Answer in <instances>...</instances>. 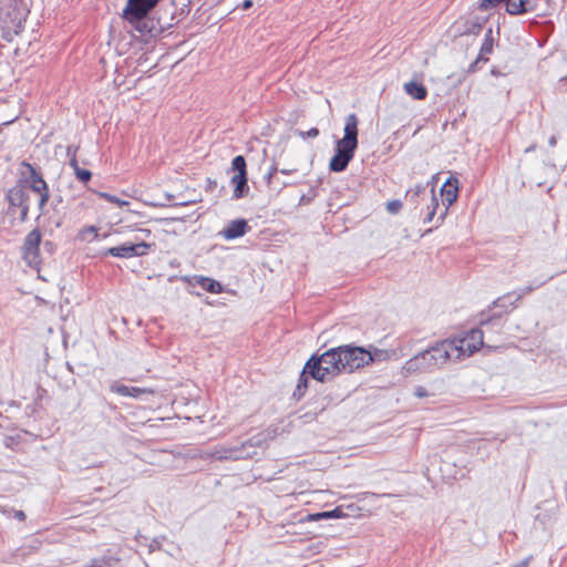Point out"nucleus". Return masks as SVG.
Wrapping results in <instances>:
<instances>
[{
	"mask_svg": "<svg viewBox=\"0 0 567 567\" xmlns=\"http://www.w3.org/2000/svg\"><path fill=\"white\" fill-rule=\"evenodd\" d=\"M110 391L113 393H116L122 396H130L137 399L142 394H150L152 393L151 390L138 388V386H128L122 383L114 382L110 385Z\"/></svg>",
	"mask_w": 567,
	"mask_h": 567,
	"instance_id": "nucleus-20",
	"label": "nucleus"
},
{
	"mask_svg": "<svg viewBox=\"0 0 567 567\" xmlns=\"http://www.w3.org/2000/svg\"><path fill=\"white\" fill-rule=\"evenodd\" d=\"M480 62H484V60H478V56H477L476 60L470 64L467 71L475 72Z\"/></svg>",
	"mask_w": 567,
	"mask_h": 567,
	"instance_id": "nucleus-44",
	"label": "nucleus"
},
{
	"mask_svg": "<svg viewBox=\"0 0 567 567\" xmlns=\"http://www.w3.org/2000/svg\"><path fill=\"white\" fill-rule=\"evenodd\" d=\"M136 540H137V543L143 544L144 542L147 540V538L145 536L138 534V535H136Z\"/></svg>",
	"mask_w": 567,
	"mask_h": 567,
	"instance_id": "nucleus-51",
	"label": "nucleus"
},
{
	"mask_svg": "<svg viewBox=\"0 0 567 567\" xmlns=\"http://www.w3.org/2000/svg\"><path fill=\"white\" fill-rule=\"evenodd\" d=\"M278 172L280 171L278 169L277 165L272 164L268 169L267 174L265 175L268 185H270L274 182L275 176Z\"/></svg>",
	"mask_w": 567,
	"mask_h": 567,
	"instance_id": "nucleus-36",
	"label": "nucleus"
},
{
	"mask_svg": "<svg viewBox=\"0 0 567 567\" xmlns=\"http://www.w3.org/2000/svg\"><path fill=\"white\" fill-rule=\"evenodd\" d=\"M536 520H539L542 525H545V524H546V518H545V516H544V517H540V515H537V516H536Z\"/></svg>",
	"mask_w": 567,
	"mask_h": 567,
	"instance_id": "nucleus-55",
	"label": "nucleus"
},
{
	"mask_svg": "<svg viewBox=\"0 0 567 567\" xmlns=\"http://www.w3.org/2000/svg\"><path fill=\"white\" fill-rule=\"evenodd\" d=\"M555 276L551 275L545 279H535L529 285L522 287L517 290L512 291V296H515V299L511 301V306L513 308H516L518 306V302L527 295L532 293L535 289L544 286L547 281L551 280Z\"/></svg>",
	"mask_w": 567,
	"mask_h": 567,
	"instance_id": "nucleus-17",
	"label": "nucleus"
},
{
	"mask_svg": "<svg viewBox=\"0 0 567 567\" xmlns=\"http://www.w3.org/2000/svg\"><path fill=\"white\" fill-rule=\"evenodd\" d=\"M161 0H127V4L134 6L133 13L142 14L145 12H151Z\"/></svg>",
	"mask_w": 567,
	"mask_h": 567,
	"instance_id": "nucleus-25",
	"label": "nucleus"
},
{
	"mask_svg": "<svg viewBox=\"0 0 567 567\" xmlns=\"http://www.w3.org/2000/svg\"><path fill=\"white\" fill-rule=\"evenodd\" d=\"M344 514H343L342 509L340 507H336L332 511H326V512H320V513L309 515V518H310V520H320V519H329V518H340Z\"/></svg>",
	"mask_w": 567,
	"mask_h": 567,
	"instance_id": "nucleus-30",
	"label": "nucleus"
},
{
	"mask_svg": "<svg viewBox=\"0 0 567 567\" xmlns=\"http://www.w3.org/2000/svg\"><path fill=\"white\" fill-rule=\"evenodd\" d=\"M69 165H70V167L73 168L74 172L76 171V168H80L75 152H73L72 156L70 157Z\"/></svg>",
	"mask_w": 567,
	"mask_h": 567,
	"instance_id": "nucleus-41",
	"label": "nucleus"
},
{
	"mask_svg": "<svg viewBox=\"0 0 567 567\" xmlns=\"http://www.w3.org/2000/svg\"><path fill=\"white\" fill-rule=\"evenodd\" d=\"M402 204L400 200H391L386 204V209L391 214H396L401 209Z\"/></svg>",
	"mask_w": 567,
	"mask_h": 567,
	"instance_id": "nucleus-37",
	"label": "nucleus"
},
{
	"mask_svg": "<svg viewBox=\"0 0 567 567\" xmlns=\"http://www.w3.org/2000/svg\"><path fill=\"white\" fill-rule=\"evenodd\" d=\"M133 7L126 4L123 10V18L136 30L142 37L155 38L161 34L162 29L156 27L153 18L150 17V12L142 14H134Z\"/></svg>",
	"mask_w": 567,
	"mask_h": 567,
	"instance_id": "nucleus-4",
	"label": "nucleus"
},
{
	"mask_svg": "<svg viewBox=\"0 0 567 567\" xmlns=\"http://www.w3.org/2000/svg\"><path fill=\"white\" fill-rule=\"evenodd\" d=\"M415 395H416L417 398H425V396H427V391H426V389H425V388H423V386H417V388L415 389Z\"/></svg>",
	"mask_w": 567,
	"mask_h": 567,
	"instance_id": "nucleus-43",
	"label": "nucleus"
},
{
	"mask_svg": "<svg viewBox=\"0 0 567 567\" xmlns=\"http://www.w3.org/2000/svg\"><path fill=\"white\" fill-rule=\"evenodd\" d=\"M491 73H492L493 75H497V74H498V72H497L495 69H492Z\"/></svg>",
	"mask_w": 567,
	"mask_h": 567,
	"instance_id": "nucleus-56",
	"label": "nucleus"
},
{
	"mask_svg": "<svg viewBox=\"0 0 567 567\" xmlns=\"http://www.w3.org/2000/svg\"><path fill=\"white\" fill-rule=\"evenodd\" d=\"M150 553L161 548V542L158 538H153L152 542L147 545Z\"/></svg>",
	"mask_w": 567,
	"mask_h": 567,
	"instance_id": "nucleus-40",
	"label": "nucleus"
},
{
	"mask_svg": "<svg viewBox=\"0 0 567 567\" xmlns=\"http://www.w3.org/2000/svg\"><path fill=\"white\" fill-rule=\"evenodd\" d=\"M60 203H62V197L61 196H54L53 199H52L51 205L55 208Z\"/></svg>",
	"mask_w": 567,
	"mask_h": 567,
	"instance_id": "nucleus-48",
	"label": "nucleus"
},
{
	"mask_svg": "<svg viewBox=\"0 0 567 567\" xmlns=\"http://www.w3.org/2000/svg\"><path fill=\"white\" fill-rule=\"evenodd\" d=\"M14 517H16L17 519H19V520H24V519H25V514H24V512H22V511H17V512L14 513Z\"/></svg>",
	"mask_w": 567,
	"mask_h": 567,
	"instance_id": "nucleus-47",
	"label": "nucleus"
},
{
	"mask_svg": "<svg viewBox=\"0 0 567 567\" xmlns=\"http://www.w3.org/2000/svg\"><path fill=\"white\" fill-rule=\"evenodd\" d=\"M452 342L444 340L416 353L404 363L403 372L405 374L432 373L443 368L449 360H454L453 351L455 347H452Z\"/></svg>",
	"mask_w": 567,
	"mask_h": 567,
	"instance_id": "nucleus-2",
	"label": "nucleus"
},
{
	"mask_svg": "<svg viewBox=\"0 0 567 567\" xmlns=\"http://www.w3.org/2000/svg\"><path fill=\"white\" fill-rule=\"evenodd\" d=\"M355 352L363 353L361 350L352 349V344L330 348L322 353L317 351L307 360L306 372L309 373L311 379L322 383L343 372L352 373L363 362V357H353Z\"/></svg>",
	"mask_w": 567,
	"mask_h": 567,
	"instance_id": "nucleus-1",
	"label": "nucleus"
},
{
	"mask_svg": "<svg viewBox=\"0 0 567 567\" xmlns=\"http://www.w3.org/2000/svg\"><path fill=\"white\" fill-rule=\"evenodd\" d=\"M484 23H485V21L481 20L478 18H476L474 20H467L463 24L461 34L462 35H471V34L477 35L483 30Z\"/></svg>",
	"mask_w": 567,
	"mask_h": 567,
	"instance_id": "nucleus-27",
	"label": "nucleus"
},
{
	"mask_svg": "<svg viewBox=\"0 0 567 567\" xmlns=\"http://www.w3.org/2000/svg\"><path fill=\"white\" fill-rule=\"evenodd\" d=\"M120 560V557L106 550L101 557L92 558L85 567H116Z\"/></svg>",
	"mask_w": 567,
	"mask_h": 567,
	"instance_id": "nucleus-21",
	"label": "nucleus"
},
{
	"mask_svg": "<svg viewBox=\"0 0 567 567\" xmlns=\"http://www.w3.org/2000/svg\"><path fill=\"white\" fill-rule=\"evenodd\" d=\"M441 195L443 196V204L445 205V209L437 217V225H441L447 214L450 206H452L458 196V181L457 178L451 176L446 179V182L441 187Z\"/></svg>",
	"mask_w": 567,
	"mask_h": 567,
	"instance_id": "nucleus-11",
	"label": "nucleus"
},
{
	"mask_svg": "<svg viewBox=\"0 0 567 567\" xmlns=\"http://www.w3.org/2000/svg\"><path fill=\"white\" fill-rule=\"evenodd\" d=\"M187 281L193 286L202 287L204 290L210 293H220L224 291L223 285L209 277L194 276L193 278L187 279Z\"/></svg>",
	"mask_w": 567,
	"mask_h": 567,
	"instance_id": "nucleus-19",
	"label": "nucleus"
},
{
	"mask_svg": "<svg viewBox=\"0 0 567 567\" xmlns=\"http://www.w3.org/2000/svg\"><path fill=\"white\" fill-rule=\"evenodd\" d=\"M502 2L506 3V0H481L480 9L481 10H489V9L496 8Z\"/></svg>",
	"mask_w": 567,
	"mask_h": 567,
	"instance_id": "nucleus-35",
	"label": "nucleus"
},
{
	"mask_svg": "<svg viewBox=\"0 0 567 567\" xmlns=\"http://www.w3.org/2000/svg\"><path fill=\"white\" fill-rule=\"evenodd\" d=\"M549 146L554 147L557 144V137L555 135H551L548 140Z\"/></svg>",
	"mask_w": 567,
	"mask_h": 567,
	"instance_id": "nucleus-49",
	"label": "nucleus"
},
{
	"mask_svg": "<svg viewBox=\"0 0 567 567\" xmlns=\"http://www.w3.org/2000/svg\"><path fill=\"white\" fill-rule=\"evenodd\" d=\"M17 183H21L24 185V189L29 188L33 193L40 192L43 187L49 186L41 172L25 161L20 165V178Z\"/></svg>",
	"mask_w": 567,
	"mask_h": 567,
	"instance_id": "nucleus-9",
	"label": "nucleus"
},
{
	"mask_svg": "<svg viewBox=\"0 0 567 567\" xmlns=\"http://www.w3.org/2000/svg\"><path fill=\"white\" fill-rule=\"evenodd\" d=\"M437 181H439L437 174H434L431 177V181L425 186L431 185L432 186L431 192L432 190L434 192V187H435V184L437 183Z\"/></svg>",
	"mask_w": 567,
	"mask_h": 567,
	"instance_id": "nucleus-45",
	"label": "nucleus"
},
{
	"mask_svg": "<svg viewBox=\"0 0 567 567\" xmlns=\"http://www.w3.org/2000/svg\"><path fill=\"white\" fill-rule=\"evenodd\" d=\"M536 150V144H532L530 146H528L525 152L526 153H529V152H534Z\"/></svg>",
	"mask_w": 567,
	"mask_h": 567,
	"instance_id": "nucleus-54",
	"label": "nucleus"
},
{
	"mask_svg": "<svg viewBox=\"0 0 567 567\" xmlns=\"http://www.w3.org/2000/svg\"><path fill=\"white\" fill-rule=\"evenodd\" d=\"M344 135L336 143V150L353 158L358 148V117L354 113L347 115L344 121Z\"/></svg>",
	"mask_w": 567,
	"mask_h": 567,
	"instance_id": "nucleus-5",
	"label": "nucleus"
},
{
	"mask_svg": "<svg viewBox=\"0 0 567 567\" xmlns=\"http://www.w3.org/2000/svg\"><path fill=\"white\" fill-rule=\"evenodd\" d=\"M512 297V293L507 292L496 298L486 310L480 313V324L487 330L499 331L505 324V316L514 309L509 301Z\"/></svg>",
	"mask_w": 567,
	"mask_h": 567,
	"instance_id": "nucleus-3",
	"label": "nucleus"
},
{
	"mask_svg": "<svg viewBox=\"0 0 567 567\" xmlns=\"http://www.w3.org/2000/svg\"><path fill=\"white\" fill-rule=\"evenodd\" d=\"M25 18L22 12L16 8L8 10L3 17V23L8 32L12 31L16 35L24 29Z\"/></svg>",
	"mask_w": 567,
	"mask_h": 567,
	"instance_id": "nucleus-16",
	"label": "nucleus"
},
{
	"mask_svg": "<svg viewBox=\"0 0 567 567\" xmlns=\"http://www.w3.org/2000/svg\"><path fill=\"white\" fill-rule=\"evenodd\" d=\"M35 194L39 195V202H38L39 215L37 218V219H39L41 216L45 215V213H47L45 207L51 197L49 186L43 187L40 192H37Z\"/></svg>",
	"mask_w": 567,
	"mask_h": 567,
	"instance_id": "nucleus-29",
	"label": "nucleus"
},
{
	"mask_svg": "<svg viewBox=\"0 0 567 567\" xmlns=\"http://www.w3.org/2000/svg\"><path fill=\"white\" fill-rule=\"evenodd\" d=\"M537 0H506V11L509 14H524L536 8Z\"/></svg>",
	"mask_w": 567,
	"mask_h": 567,
	"instance_id": "nucleus-18",
	"label": "nucleus"
},
{
	"mask_svg": "<svg viewBox=\"0 0 567 567\" xmlns=\"http://www.w3.org/2000/svg\"><path fill=\"white\" fill-rule=\"evenodd\" d=\"M256 450L246 447L245 443L240 445L223 449L217 452L218 460H246L251 458L256 455Z\"/></svg>",
	"mask_w": 567,
	"mask_h": 567,
	"instance_id": "nucleus-14",
	"label": "nucleus"
},
{
	"mask_svg": "<svg viewBox=\"0 0 567 567\" xmlns=\"http://www.w3.org/2000/svg\"><path fill=\"white\" fill-rule=\"evenodd\" d=\"M309 378H311L309 375L308 372H306V364L303 365V369L299 375V379H298V383H297V386L292 393V396L296 399V400H300L303 398V395L306 394L307 392V389H308V384H309Z\"/></svg>",
	"mask_w": 567,
	"mask_h": 567,
	"instance_id": "nucleus-26",
	"label": "nucleus"
},
{
	"mask_svg": "<svg viewBox=\"0 0 567 567\" xmlns=\"http://www.w3.org/2000/svg\"><path fill=\"white\" fill-rule=\"evenodd\" d=\"M71 154V147H68V155L70 156Z\"/></svg>",
	"mask_w": 567,
	"mask_h": 567,
	"instance_id": "nucleus-58",
	"label": "nucleus"
},
{
	"mask_svg": "<svg viewBox=\"0 0 567 567\" xmlns=\"http://www.w3.org/2000/svg\"><path fill=\"white\" fill-rule=\"evenodd\" d=\"M42 235L38 228L31 230L23 240L22 257L30 267H38L41 264L40 244Z\"/></svg>",
	"mask_w": 567,
	"mask_h": 567,
	"instance_id": "nucleus-8",
	"label": "nucleus"
},
{
	"mask_svg": "<svg viewBox=\"0 0 567 567\" xmlns=\"http://www.w3.org/2000/svg\"><path fill=\"white\" fill-rule=\"evenodd\" d=\"M74 175H75L76 179L83 184H87L92 177L91 171L81 168V167L76 168V171L74 172Z\"/></svg>",
	"mask_w": 567,
	"mask_h": 567,
	"instance_id": "nucleus-34",
	"label": "nucleus"
},
{
	"mask_svg": "<svg viewBox=\"0 0 567 567\" xmlns=\"http://www.w3.org/2000/svg\"><path fill=\"white\" fill-rule=\"evenodd\" d=\"M152 244L141 241L137 244L124 243L116 247H111L106 249L103 255H111L117 258H132V257H141L147 254V250L152 247Z\"/></svg>",
	"mask_w": 567,
	"mask_h": 567,
	"instance_id": "nucleus-10",
	"label": "nucleus"
},
{
	"mask_svg": "<svg viewBox=\"0 0 567 567\" xmlns=\"http://www.w3.org/2000/svg\"><path fill=\"white\" fill-rule=\"evenodd\" d=\"M484 332L481 329H472L470 333L462 339L447 340L455 347L453 351L454 361L461 360L464 357H470L483 346Z\"/></svg>",
	"mask_w": 567,
	"mask_h": 567,
	"instance_id": "nucleus-6",
	"label": "nucleus"
},
{
	"mask_svg": "<svg viewBox=\"0 0 567 567\" xmlns=\"http://www.w3.org/2000/svg\"><path fill=\"white\" fill-rule=\"evenodd\" d=\"M216 186H217V182L216 181L208 179V187L210 189L215 188Z\"/></svg>",
	"mask_w": 567,
	"mask_h": 567,
	"instance_id": "nucleus-53",
	"label": "nucleus"
},
{
	"mask_svg": "<svg viewBox=\"0 0 567 567\" xmlns=\"http://www.w3.org/2000/svg\"><path fill=\"white\" fill-rule=\"evenodd\" d=\"M265 442H266V435H264L262 433H259L255 436H251L244 443H245L246 447H251V449L256 450V447L262 446Z\"/></svg>",
	"mask_w": 567,
	"mask_h": 567,
	"instance_id": "nucleus-32",
	"label": "nucleus"
},
{
	"mask_svg": "<svg viewBox=\"0 0 567 567\" xmlns=\"http://www.w3.org/2000/svg\"><path fill=\"white\" fill-rule=\"evenodd\" d=\"M97 196L100 198H103L110 203H114L116 204L117 206L122 207V206H126L128 205V202L127 200H122L120 199L118 197L114 196V195H111L109 193H104V192H96Z\"/></svg>",
	"mask_w": 567,
	"mask_h": 567,
	"instance_id": "nucleus-33",
	"label": "nucleus"
},
{
	"mask_svg": "<svg viewBox=\"0 0 567 567\" xmlns=\"http://www.w3.org/2000/svg\"><path fill=\"white\" fill-rule=\"evenodd\" d=\"M298 135L301 136L302 138H307V137L315 138L319 135V130L317 127H312L307 132L299 131Z\"/></svg>",
	"mask_w": 567,
	"mask_h": 567,
	"instance_id": "nucleus-38",
	"label": "nucleus"
},
{
	"mask_svg": "<svg viewBox=\"0 0 567 567\" xmlns=\"http://www.w3.org/2000/svg\"><path fill=\"white\" fill-rule=\"evenodd\" d=\"M532 559H533V556L529 555L528 557L524 558L522 561H519L518 564H516L513 567H528Z\"/></svg>",
	"mask_w": 567,
	"mask_h": 567,
	"instance_id": "nucleus-42",
	"label": "nucleus"
},
{
	"mask_svg": "<svg viewBox=\"0 0 567 567\" xmlns=\"http://www.w3.org/2000/svg\"><path fill=\"white\" fill-rule=\"evenodd\" d=\"M29 209H30V205H25L24 207L19 208V210H20L19 219L21 223H25L28 220Z\"/></svg>",
	"mask_w": 567,
	"mask_h": 567,
	"instance_id": "nucleus-39",
	"label": "nucleus"
},
{
	"mask_svg": "<svg viewBox=\"0 0 567 567\" xmlns=\"http://www.w3.org/2000/svg\"><path fill=\"white\" fill-rule=\"evenodd\" d=\"M85 231H87L89 234H94V235H95V237H97V236H99L97 230H96V228H95V227H89V228H86V230H85Z\"/></svg>",
	"mask_w": 567,
	"mask_h": 567,
	"instance_id": "nucleus-52",
	"label": "nucleus"
},
{
	"mask_svg": "<svg viewBox=\"0 0 567 567\" xmlns=\"http://www.w3.org/2000/svg\"><path fill=\"white\" fill-rule=\"evenodd\" d=\"M231 171L235 175L230 178L231 185H234L233 197L235 199L244 198L248 195V176H247V164L243 155H237L231 161Z\"/></svg>",
	"mask_w": 567,
	"mask_h": 567,
	"instance_id": "nucleus-7",
	"label": "nucleus"
},
{
	"mask_svg": "<svg viewBox=\"0 0 567 567\" xmlns=\"http://www.w3.org/2000/svg\"><path fill=\"white\" fill-rule=\"evenodd\" d=\"M439 206V198L436 197L435 193L432 192V195L430 196V203L426 206V214L423 218V224H430L433 221Z\"/></svg>",
	"mask_w": 567,
	"mask_h": 567,
	"instance_id": "nucleus-28",
	"label": "nucleus"
},
{
	"mask_svg": "<svg viewBox=\"0 0 567 567\" xmlns=\"http://www.w3.org/2000/svg\"><path fill=\"white\" fill-rule=\"evenodd\" d=\"M495 41L497 40L493 35V29L488 28L485 32L484 40L480 49L478 60H484V63L488 61L486 55L493 52Z\"/></svg>",
	"mask_w": 567,
	"mask_h": 567,
	"instance_id": "nucleus-23",
	"label": "nucleus"
},
{
	"mask_svg": "<svg viewBox=\"0 0 567 567\" xmlns=\"http://www.w3.org/2000/svg\"><path fill=\"white\" fill-rule=\"evenodd\" d=\"M352 349L361 350L363 352L361 354L355 352L353 355L357 358L363 357V359H362L363 362L358 365V370L368 365L371 362L386 361V360L391 359L392 355L395 354V352L393 350H383V349H378V348H372V350H367L363 347H357L353 344H352Z\"/></svg>",
	"mask_w": 567,
	"mask_h": 567,
	"instance_id": "nucleus-13",
	"label": "nucleus"
},
{
	"mask_svg": "<svg viewBox=\"0 0 567 567\" xmlns=\"http://www.w3.org/2000/svg\"><path fill=\"white\" fill-rule=\"evenodd\" d=\"M141 231L150 234V229H141Z\"/></svg>",
	"mask_w": 567,
	"mask_h": 567,
	"instance_id": "nucleus-57",
	"label": "nucleus"
},
{
	"mask_svg": "<svg viewBox=\"0 0 567 567\" xmlns=\"http://www.w3.org/2000/svg\"><path fill=\"white\" fill-rule=\"evenodd\" d=\"M252 4H254V1H252V0H245V1L241 3L240 8H241L243 10H248V9H250V8L252 7Z\"/></svg>",
	"mask_w": 567,
	"mask_h": 567,
	"instance_id": "nucleus-46",
	"label": "nucleus"
},
{
	"mask_svg": "<svg viewBox=\"0 0 567 567\" xmlns=\"http://www.w3.org/2000/svg\"><path fill=\"white\" fill-rule=\"evenodd\" d=\"M426 186L416 185L414 188H410L405 194V199L411 204L417 205V198L421 194L425 195Z\"/></svg>",
	"mask_w": 567,
	"mask_h": 567,
	"instance_id": "nucleus-31",
	"label": "nucleus"
},
{
	"mask_svg": "<svg viewBox=\"0 0 567 567\" xmlns=\"http://www.w3.org/2000/svg\"><path fill=\"white\" fill-rule=\"evenodd\" d=\"M404 91L414 100H425L427 96V89L420 82L410 81L404 84Z\"/></svg>",
	"mask_w": 567,
	"mask_h": 567,
	"instance_id": "nucleus-22",
	"label": "nucleus"
},
{
	"mask_svg": "<svg viewBox=\"0 0 567 567\" xmlns=\"http://www.w3.org/2000/svg\"><path fill=\"white\" fill-rule=\"evenodd\" d=\"M6 199L9 204L8 213L14 214L16 209L22 208L25 205H30V195L24 185L17 183L14 186L8 189Z\"/></svg>",
	"mask_w": 567,
	"mask_h": 567,
	"instance_id": "nucleus-12",
	"label": "nucleus"
},
{
	"mask_svg": "<svg viewBox=\"0 0 567 567\" xmlns=\"http://www.w3.org/2000/svg\"><path fill=\"white\" fill-rule=\"evenodd\" d=\"M352 157L334 151V155L331 157L329 163V169L334 173H341L347 169Z\"/></svg>",
	"mask_w": 567,
	"mask_h": 567,
	"instance_id": "nucleus-24",
	"label": "nucleus"
},
{
	"mask_svg": "<svg viewBox=\"0 0 567 567\" xmlns=\"http://www.w3.org/2000/svg\"><path fill=\"white\" fill-rule=\"evenodd\" d=\"M297 172V169L292 168V169H286V168H282L280 169V173L284 174V175H289V174H292Z\"/></svg>",
	"mask_w": 567,
	"mask_h": 567,
	"instance_id": "nucleus-50",
	"label": "nucleus"
},
{
	"mask_svg": "<svg viewBox=\"0 0 567 567\" xmlns=\"http://www.w3.org/2000/svg\"><path fill=\"white\" fill-rule=\"evenodd\" d=\"M250 230V226L244 218H237L219 231V235L226 240H234L245 236Z\"/></svg>",
	"mask_w": 567,
	"mask_h": 567,
	"instance_id": "nucleus-15",
	"label": "nucleus"
}]
</instances>
